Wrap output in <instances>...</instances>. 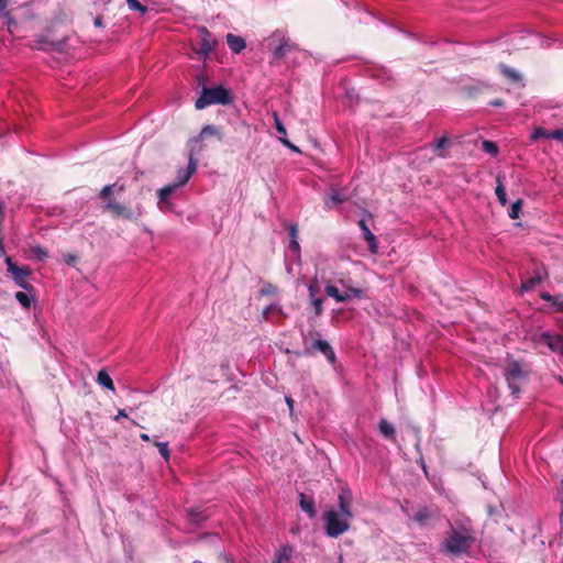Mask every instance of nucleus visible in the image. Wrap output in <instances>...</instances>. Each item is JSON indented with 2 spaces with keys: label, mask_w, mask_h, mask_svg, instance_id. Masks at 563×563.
Segmentation results:
<instances>
[{
  "label": "nucleus",
  "mask_w": 563,
  "mask_h": 563,
  "mask_svg": "<svg viewBox=\"0 0 563 563\" xmlns=\"http://www.w3.org/2000/svg\"><path fill=\"white\" fill-rule=\"evenodd\" d=\"M475 538L468 530L459 531L452 529L445 540L441 543V551L451 555L460 556L470 552Z\"/></svg>",
  "instance_id": "1"
},
{
  "label": "nucleus",
  "mask_w": 563,
  "mask_h": 563,
  "mask_svg": "<svg viewBox=\"0 0 563 563\" xmlns=\"http://www.w3.org/2000/svg\"><path fill=\"white\" fill-rule=\"evenodd\" d=\"M230 102V93L222 86L213 88L203 87L200 96L196 100L195 107L201 110L211 104H228Z\"/></svg>",
  "instance_id": "2"
},
{
  "label": "nucleus",
  "mask_w": 563,
  "mask_h": 563,
  "mask_svg": "<svg viewBox=\"0 0 563 563\" xmlns=\"http://www.w3.org/2000/svg\"><path fill=\"white\" fill-rule=\"evenodd\" d=\"M351 518L344 517L335 510H329L324 514L325 533L331 538H338L349 530Z\"/></svg>",
  "instance_id": "3"
},
{
  "label": "nucleus",
  "mask_w": 563,
  "mask_h": 563,
  "mask_svg": "<svg viewBox=\"0 0 563 563\" xmlns=\"http://www.w3.org/2000/svg\"><path fill=\"white\" fill-rule=\"evenodd\" d=\"M7 272L11 275L14 284L26 290L31 291L33 286L29 283V277L32 274V269L27 265L18 266L10 256L5 257Z\"/></svg>",
  "instance_id": "4"
},
{
  "label": "nucleus",
  "mask_w": 563,
  "mask_h": 563,
  "mask_svg": "<svg viewBox=\"0 0 563 563\" xmlns=\"http://www.w3.org/2000/svg\"><path fill=\"white\" fill-rule=\"evenodd\" d=\"M309 336L313 340V343L310 347H306L303 351V355L308 356L311 355L313 352H320L323 354L327 360L334 364L335 363V353L332 349V346L324 340L320 339V333L317 331H311L309 333Z\"/></svg>",
  "instance_id": "5"
},
{
  "label": "nucleus",
  "mask_w": 563,
  "mask_h": 563,
  "mask_svg": "<svg viewBox=\"0 0 563 563\" xmlns=\"http://www.w3.org/2000/svg\"><path fill=\"white\" fill-rule=\"evenodd\" d=\"M504 376L512 395H518L520 393V386L526 378V374L520 364L518 362L509 363L505 368Z\"/></svg>",
  "instance_id": "6"
},
{
  "label": "nucleus",
  "mask_w": 563,
  "mask_h": 563,
  "mask_svg": "<svg viewBox=\"0 0 563 563\" xmlns=\"http://www.w3.org/2000/svg\"><path fill=\"white\" fill-rule=\"evenodd\" d=\"M548 278V272L542 264L533 262L532 275L528 278L522 279L520 285L521 292H528L532 290L538 284L542 283Z\"/></svg>",
  "instance_id": "7"
},
{
  "label": "nucleus",
  "mask_w": 563,
  "mask_h": 563,
  "mask_svg": "<svg viewBox=\"0 0 563 563\" xmlns=\"http://www.w3.org/2000/svg\"><path fill=\"white\" fill-rule=\"evenodd\" d=\"M298 46L289 40H284L275 49V59H285L287 63H295L296 55L298 54Z\"/></svg>",
  "instance_id": "8"
},
{
  "label": "nucleus",
  "mask_w": 563,
  "mask_h": 563,
  "mask_svg": "<svg viewBox=\"0 0 563 563\" xmlns=\"http://www.w3.org/2000/svg\"><path fill=\"white\" fill-rule=\"evenodd\" d=\"M538 343L547 345L551 352L563 357V335L551 332H542L537 340Z\"/></svg>",
  "instance_id": "9"
},
{
  "label": "nucleus",
  "mask_w": 563,
  "mask_h": 563,
  "mask_svg": "<svg viewBox=\"0 0 563 563\" xmlns=\"http://www.w3.org/2000/svg\"><path fill=\"white\" fill-rule=\"evenodd\" d=\"M104 209L112 212V214L114 217H122L124 219H128V220H137L139 217L141 216V210L137 209V211H132L131 209L122 206L121 203L114 201V200H109L106 206H104Z\"/></svg>",
  "instance_id": "10"
},
{
  "label": "nucleus",
  "mask_w": 563,
  "mask_h": 563,
  "mask_svg": "<svg viewBox=\"0 0 563 563\" xmlns=\"http://www.w3.org/2000/svg\"><path fill=\"white\" fill-rule=\"evenodd\" d=\"M200 44L196 49L197 54L201 57L208 56L214 48L216 42L211 38L209 31L201 26L199 27Z\"/></svg>",
  "instance_id": "11"
},
{
  "label": "nucleus",
  "mask_w": 563,
  "mask_h": 563,
  "mask_svg": "<svg viewBox=\"0 0 563 563\" xmlns=\"http://www.w3.org/2000/svg\"><path fill=\"white\" fill-rule=\"evenodd\" d=\"M196 169H197V161L195 159L192 154H190L187 167L179 168L177 170V175H176V179L174 180V184H176L179 188L183 187L184 185H186L188 183V180L190 179L192 174L196 172Z\"/></svg>",
  "instance_id": "12"
},
{
  "label": "nucleus",
  "mask_w": 563,
  "mask_h": 563,
  "mask_svg": "<svg viewBox=\"0 0 563 563\" xmlns=\"http://www.w3.org/2000/svg\"><path fill=\"white\" fill-rule=\"evenodd\" d=\"M179 187L176 184L172 183V184L158 189L157 206H158L159 210L165 211V210L170 209L172 203L169 201V198L174 192H176V190Z\"/></svg>",
  "instance_id": "13"
},
{
  "label": "nucleus",
  "mask_w": 563,
  "mask_h": 563,
  "mask_svg": "<svg viewBox=\"0 0 563 563\" xmlns=\"http://www.w3.org/2000/svg\"><path fill=\"white\" fill-rule=\"evenodd\" d=\"M358 227L363 232L364 240L367 242L369 252L376 254L378 250L376 236L371 232L364 219L358 221Z\"/></svg>",
  "instance_id": "14"
},
{
  "label": "nucleus",
  "mask_w": 563,
  "mask_h": 563,
  "mask_svg": "<svg viewBox=\"0 0 563 563\" xmlns=\"http://www.w3.org/2000/svg\"><path fill=\"white\" fill-rule=\"evenodd\" d=\"M498 69L501 75L512 84H517L522 80V76L519 71L505 64H499Z\"/></svg>",
  "instance_id": "15"
},
{
  "label": "nucleus",
  "mask_w": 563,
  "mask_h": 563,
  "mask_svg": "<svg viewBox=\"0 0 563 563\" xmlns=\"http://www.w3.org/2000/svg\"><path fill=\"white\" fill-rule=\"evenodd\" d=\"M299 504L301 509L309 516V518L316 517V506L312 498H309L303 493H300Z\"/></svg>",
  "instance_id": "16"
},
{
  "label": "nucleus",
  "mask_w": 563,
  "mask_h": 563,
  "mask_svg": "<svg viewBox=\"0 0 563 563\" xmlns=\"http://www.w3.org/2000/svg\"><path fill=\"white\" fill-rule=\"evenodd\" d=\"M504 179H505V176L504 175H497L496 177V183H497V186H496V189H495V194H496V197L499 201V203L501 206H506L507 205V194H506V189H505V186H504Z\"/></svg>",
  "instance_id": "17"
},
{
  "label": "nucleus",
  "mask_w": 563,
  "mask_h": 563,
  "mask_svg": "<svg viewBox=\"0 0 563 563\" xmlns=\"http://www.w3.org/2000/svg\"><path fill=\"white\" fill-rule=\"evenodd\" d=\"M227 42H228L229 47L234 53H240L246 46L243 37L235 36L231 33L227 34Z\"/></svg>",
  "instance_id": "18"
},
{
  "label": "nucleus",
  "mask_w": 563,
  "mask_h": 563,
  "mask_svg": "<svg viewBox=\"0 0 563 563\" xmlns=\"http://www.w3.org/2000/svg\"><path fill=\"white\" fill-rule=\"evenodd\" d=\"M207 515L205 510H200L199 508H191L188 510V520L192 525H200L203 520L207 519Z\"/></svg>",
  "instance_id": "19"
},
{
  "label": "nucleus",
  "mask_w": 563,
  "mask_h": 563,
  "mask_svg": "<svg viewBox=\"0 0 563 563\" xmlns=\"http://www.w3.org/2000/svg\"><path fill=\"white\" fill-rule=\"evenodd\" d=\"M432 517V512L428 507H420L413 516V520L423 526L426 525Z\"/></svg>",
  "instance_id": "20"
},
{
  "label": "nucleus",
  "mask_w": 563,
  "mask_h": 563,
  "mask_svg": "<svg viewBox=\"0 0 563 563\" xmlns=\"http://www.w3.org/2000/svg\"><path fill=\"white\" fill-rule=\"evenodd\" d=\"M97 382L102 387H104L109 390H114V385H113L112 378L110 377V375L108 374V372L106 369H101L98 372Z\"/></svg>",
  "instance_id": "21"
},
{
  "label": "nucleus",
  "mask_w": 563,
  "mask_h": 563,
  "mask_svg": "<svg viewBox=\"0 0 563 563\" xmlns=\"http://www.w3.org/2000/svg\"><path fill=\"white\" fill-rule=\"evenodd\" d=\"M343 286V297H346V301L352 298H362L364 295V291L356 287H351L342 283Z\"/></svg>",
  "instance_id": "22"
},
{
  "label": "nucleus",
  "mask_w": 563,
  "mask_h": 563,
  "mask_svg": "<svg viewBox=\"0 0 563 563\" xmlns=\"http://www.w3.org/2000/svg\"><path fill=\"white\" fill-rule=\"evenodd\" d=\"M350 498L346 497L345 495L341 494L339 496V508H340V514L344 517H349V518H352V512H351V508H350Z\"/></svg>",
  "instance_id": "23"
},
{
  "label": "nucleus",
  "mask_w": 563,
  "mask_h": 563,
  "mask_svg": "<svg viewBox=\"0 0 563 563\" xmlns=\"http://www.w3.org/2000/svg\"><path fill=\"white\" fill-rule=\"evenodd\" d=\"M278 294V289L275 285L271 283H263L262 287L258 290V297H274Z\"/></svg>",
  "instance_id": "24"
},
{
  "label": "nucleus",
  "mask_w": 563,
  "mask_h": 563,
  "mask_svg": "<svg viewBox=\"0 0 563 563\" xmlns=\"http://www.w3.org/2000/svg\"><path fill=\"white\" fill-rule=\"evenodd\" d=\"M380 433L388 439H393L395 435V428L387 420L382 419L378 424Z\"/></svg>",
  "instance_id": "25"
},
{
  "label": "nucleus",
  "mask_w": 563,
  "mask_h": 563,
  "mask_svg": "<svg viewBox=\"0 0 563 563\" xmlns=\"http://www.w3.org/2000/svg\"><path fill=\"white\" fill-rule=\"evenodd\" d=\"M325 294L329 297L334 298L338 302L346 301V297H343V292L338 289V287L329 284L325 286Z\"/></svg>",
  "instance_id": "26"
},
{
  "label": "nucleus",
  "mask_w": 563,
  "mask_h": 563,
  "mask_svg": "<svg viewBox=\"0 0 563 563\" xmlns=\"http://www.w3.org/2000/svg\"><path fill=\"white\" fill-rule=\"evenodd\" d=\"M482 150L485 153L490 154L492 156H496L499 152V147H498L497 143L489 141V140H484L482 142Z\"/></svg>",
  "instance_id": "27"
},
{
  "label": "nucleus",
  "mask_w": 563,
  "mask_h": 563,
  "mask_svg": "<svg viewBox=\"0 0 563 563\" xmlns=\"http://www.w3.org/2000/svg\"><path fill=\"white\" fill-rule=\"evenodd\" d=\"M15 299L25 309H29L31 307V305H32V297L29 294H26V292L18 291L15 294Z\"/></svg>",
  "instance_id": "28"
},
{
  "label": "nucleus",
  "mask_w": 563,
  "mask_h": 563,
  "mask_svg": "<svg viewBox=\"0 0 563 563\" xmlns=\"http://www.w3.org/2000/svg\"><path fill=\"white\" fill-rule=\"evenodd\" d=\"M273 313H282V307L277 303H271L263 310L262 317L264 320H268Z\"/></svg>",
  "instance_id": "29"
},
{
  "label": "nucleus",
  "mask_w": 563,
  "mask_h": 563,
  "mask_svg": "<svg viewBox=\"0 0 563 563\" xmlns=\"http://www.w3.org/2000/svg\"><path fill=\"white\" fill-rule=\"evenodd\" d=\"M128 8L132 11H137L142 15L147 12V7L142 4L139 0H126Z\"/></svg>",
  "instance_id": "30"
},
{
  "label": "nucleus",
  "mask_w": 563,
  "mask_h": 563,
  "mask_svg": "<svg viewBox=\"0 0 563 563\" xmlns=\"http://www.w3.org/2000/svg\"><path fill=\"white\" fill-rule=\"evenodd\" d=\"M521 209H522V200L518 199L510 207V210L508 213L510 219H514V220L518 219L520 217Z\"/></svg>",
  "instance_id": "31"
},
{
  "label": "nucleus",
  "mask_w": 563,
  "mask_h": 563,
  "mask_svg": "<svg viewBox=\"0 0 563 563\" xmlns=\"http://www.w3.org/2000/svg\"><path fill=\"white\" fill-rule=\"evenodd\" d=\"M30 252L33 256H35L38 261H44L47 257V252L40 245H33L30 247Z\"/></svg>",
  "instance_id": "32"
},
{
  "label": "nucleus",
  "mask_w": 563,
  "mask_h": 563,
  "mask_svg": "<svg viewBox=\"0 0 563 563\" xmlns=\"http://www.w3.org/2000/svg\"><path fill=\"white\" fill-rule=\"evenodd\" d=\"M291 553L292 549L290 547H284L283 550L279 552L275 563H282L284 560H289Z\"/></svg>",
  "instance_id": "33"
},
{
  "label": "nucleus",
  "mask_w": 563,
  "mask_h": 563,
  "mask_svg": "<svg viewBox=\"0 0 563 563\" xmlns=\"http://www.w3.org/2000/svg\"><path fill=\"white\" fill-rule=\"evenodd\" d=\"M274 120H275V128L276 131L282 135L280 137H286V128L284 126L283 122L280 121L278 114L274 113Z\"/></svg>",
  "instance_id": "34"
},
{
  "label": "nucleus",
  "mask_w": 563,
  "mask_h": 563,
  "mask_svg": "<svg viewBox=\"0 0 563 563\" xmlns=\"http://www.w3.org/2000/svg\"><path fill=\"white\" fill-rule=\"evenodd\" d=\"M531 137L532 140H539L540 137L551 139L550 131H547L543 128H537Z\"/></svg>",
  "instance_id": "35"
},
{
  "label": "nucleus",
  "mask_w": 563,
  "mask_h": 563,
  "mask_svg": "<svg viewBox=\"0 0 563 563\" xmlns=\"http://www.w3.org/2000/svg\"><path fill=\"white\" fill-rule=\"evenodd\" d=\"M346 200V197L341 195L340 192L338 191H333L330 197H329V200L327 201V203H329L330 201L333 202L334 205H339V203H342Z\"/></svg>",
  "instance_id": "36"
},
{
  "label": "nucleus",
  "mask_w": 563,
  "mask_h": 563,
  "mask_svg": "<svg viewBox=\"0 0 563 563\" xmlns=\"http://www.w3.org/2000/svg\"><path fill=\"white\" fill-rule=\"evenodd\" d=\"M156 446L158 449L159 454L165 459L168 460L169 457V450L167 442H157Z\"/></svg>",
  "instance_id": "37"
},
{
  "label": "nucleus",
  "mask_w": 563,
  "mask_h": 563,
  "mask_svg": "<svg viewBox=\"0 0 563 563\" xmlns=\"http://www.w3.org/2000/svg\"><path fill=\"white\" fill-rule=\"evenodd\" d=\"M449 145V139L446 136H442L440 139H438L433 144V148L434 151H440L442 148H444L445 146Z\"/></svg>",
  "instance_id": "38"
},
{
  "label": "nucleus",
  "mask_w": 563,
  "mask_h": 563,
  "mask_svg": "<svg viewBox=\"0 0 563 563\" xmlns=\"http://www.w3.org/2000/svg\"><path fill=\"white\" fill-rule=\"evenodd\" d=\"M312 305L314 307V312L317 316H320L323 312V299L322 298H313Z\"/></svg>",
  "instance_id": "39"
},
{
  "label": "nucleus",
  "mask_w": 563,
  "mask_h": 563,
  "mask_svg": "<svg viewBox=\"0 0 563 563\" xmlns=\"http://www.w3.org/2000/svg\"><path fill=\"white\" fill-rule=\"evenodd\" d=\"M551 303L558 311L563 312V295H555V299Z\"/></svg>",
  "instance_id": "40"
},
{
  "label": "nucleus",
  "mask_w": 563,
  "mask_h": 563,
  "mask_svg": "<svg viewBox=\"0 0 563 563\" xmlns=\"http://www.w3.org/2000/svg\"><path fill=\"white\" fill-rule=\"evenodd\" d=\"M115 187H117V185H115V184L104 186V187L101 189V191H100V197H101L102 199L108 198V197L111 195V192H112L113 188H115Z\"/></svg>",
  "instance_id": "41"
},
{
  "label": "nucleus",
  "mask_w": 563,
  "mask_h": 563,
  "mask_svg": "<svg viewBox=\"0 0 563 563\" xmlns=\"http://www.w3.org/2000/svg\"><path fill=\"white\" fill-rule=\"evenodd\" d=\"M550 136L551 139L556 140L563 144V129L550 131Z\"/></svg>",
  "instance_id": "42"
},
{
  "label": "nucleus",
  "mask_w": 563,
  "mask_h": 563,
  "mask_svg": "<svg viewBox=\"0 0 563 563\" xmlns=\"http://www.w3.org/2000/svg\"><path fill=\"white\" fill-rule=\"evenodd\" d=\"M280 142L287 146L288 148H290L291 151L296 152V153H300V150L294 145L292 143H290V141L287 139V137H279Z\"/></svg>",
  "instance_id": "43"
},
{
  "label": "nucleus",
  "mask_w": 563,
  "mask_h": 563,
  "mask_svg": "<svg viewBox=\"0 0 563 563\" xmlns=\"http://www.w3.org/2000/svg\"><path fill=\"white\" fill-rule=\"evenodd\" d=\"M217 130L214 126L212 125H206L202 130H201V136H205V135H210V134H213L216 133Z\"/></svg>",
  "instance_id": "44"
},
{
  "label": "nucleus",
  "mask_w": 563,
  "mask_h": 563,
  "mask_svg": "<svg viewBox=\"0 0 563 563\" xmlns=\"http://www.w3.org/2000/svg\"><path fill=\"white\" fill-rule=\"evenodd\" d=\"M289 236H290V240H297V238H298V227L296 224H291L289 227Z\"/></svg>",
  "instance_id": "45"
},
{
  "label": "nucleus",
  "mask_w": 563,
  "mask_h": 563,
  "mask_svg": "<svg viewBox=\"0 0 563 563\" xmlns=\"http://www.w3.org/2000/svg\"><path fill=\"white\" fill-rule=\"evenodd\" d=\"M289 249L294 252H299L300 251V246H299V243L297 240H290L289 242Z\"/></svg>",
  "instance_id": "46"
},
{
  "label": "nucleus",
  "mask_w": 563,
  "mask_h": 563,
  "mask_svg": "<svg viewBox=\"0 0 563 563\" xmlns=\"http://www.w3.org/2000/svg\"><path fill=\"white\" fill-rule=\"evenodd\" d=\"M540 297H541L544 301H548V302H552V300H554V299H555V295L553 296V295H551V294H549V292H542V294L540 295Z\"/></svg>",
  "instance_id": "47"
},
{
  "label": "nucleus",
  "mask_w": 563,
  "mask_h": 563,
  "mask_svg": "<svg viewBox=\"0 0 563 563\" xmlns=\"http://www.w3.org/2000/svg\"><path fill=\"white\" fill-rule=\"evenodd\" d=\"M285 400H286V404H287V406L289 408L290 415H292L295 400L291 397H288V396L285 398Z\"/></svg>",
  "instance_id": "48"
},
{
  "label": "nucleus",
  "mask_w": 563,
  "mask_h": 563,
  "mask_svg": "<svg viewBox=\"0 0 563 563\" xmlns=\"http://www.w3.org/2000/svg\"><path fill=\"white\" fill-rule=\"evenodd\" d=\"M126 417H128V415H126L125 410L124 409H120L118 411V415L114 417V420L119 421L121 418H126Z\"/></svg>",
  "instance_id": "49"
},
{
  "label": "nucleus",
  "mask_w": 563,
  "mask_h": 563,
  "mask_svg": "<svg viewBox=\"0 0 563 563\" xmlns=\"http://www.w3.org/2000/svg\"><path fill=\"white\" fill-rule=\"evenodd\" d=\"M490 106H493V107H503L504 106V101L501 99H495V100L490 101Z\"/></svg>",
  "instance_id": "50"
},
{
  "label": "nucleus",
  "mask_w": 563,
  "mask_h": 563,
  "mask_svg": "<svg viewBox=\"0 0 563 563\" xmlns=\"http://www.w3.org/2000/svg\"><path fill=\"white\" fill-rule=\"evenodd\" d=\"M8 255H5V249H4V245H3V241L2 239L0 238V257H7Z\"/></svg>",
  "instance_id": "51"
},
{
  "label": "nucleus",
  "mask_w": 563,
  "mask_h": 563,
  "mask_svg": "<svg viewBox=\"0 0 563 563\" xmlns=\"http://www.w3.org/2000/svg\"><path fill=\"white\" fill-rule=\"evenodd\" d=\"M10 0H0V12H4Z\"/></svg>",
  "instance_id": "52"
},
{
  "label": "nucleus",
  "mask_w": 563,
  "mask_h": 563,
  "mask_svg": "<svg viewBox=\"0 0 563 563\" xmlns=\"http://www.w3.org/2000/svg\"><path fill=\"white\" fill-rule=\"evenodd\" d=\"M140 438H141V440H143V441H145V442L150 441V435H148V434H146V433H142V434L140 435Z\"/></svg>",
  "instance_id": "53"
},
{
  "label": "nucleus",
  "mask_w": 563,
  "mask_h": 563,
  "mask_svg": "<svg viewBox=\"0 0 563 563\" xmlns=\"http://www.w3.org/2000/svg\"><path fill=\"white\" fill-rule=\"evenodd\" d=\"M314 292H316V288H314V286H312V285H311V286H309V294H310V296H311V297H313V296H314Z\"/></svg>",
  "instance_id": "54"
},
{
  "label": "nucleus",
  "mask_w": 563,
  "mask_h": 563,
  "mask_svg": "<svg viewBox=\"0 0 563 563\" xmlns=\"http://www.w3.org/2000/svg\"><path fill=\"white\" fill-rule=\"evenodd\" d=\"M95 25H96V26H98V27H100V26L102 25V21H101V19H100V18H97V19L95 20Z\"/></svg>",
  "instance_id": "55"
},
{
  "label": "nucleus",
  "mask_w": 563,
  "mask_h": 563,
  "mask_svg": "<svg viewBox=\"0 0 563 563\" xmlns=\"http://www.w3.org/2000/svg\"><path fill=\"white\" fill-rule=\"evenodd\" d=\"M5 16L8 18V22H9V24H10V23H11V21H12L11 16H9V13H5Z\"/></svg>",
  "instance_id": "56"
},
{
  "label": "nucleus",
  "mask_w": 563,
  "mask_h": 563,
  "mask_svg": "<svg viewBox=\"0 0 563 563\" xmlns=\"http://www.w3.org/2000/svg\"><path fill=\"white\" fill-rule=\"evenodd\" d=\"M2 210H3V206H2V203L0 202V216L2 214Z\"/></svg>",
  "instance_id": "57"
},
{
  "label": "nucleus",
  "mask_w": 563,
  "mask_h": 563,
  "mask_svg": "<svg viewBox=\"0 0 563 563\" xmlns=\"http://www.w3.org/2000/svg\"><path fill=\"white\" fill-rule=\"evenodd\" d=\"M438 156H440V157H445V154H443V153H441V152H440V153H438Z\"/></svg>",
  "instance_id": "58"
},
{
  "label": "nucleus",
  "mask_w": 563,
  "mask_h": 563,
  "mask_svg": "<svg viewBox=\"0 0 563 563\" xmlns=\"http://www.w3.org/2000/svg\"><path fill=\"white\" fill-rule=\"evenodd\" d=\"M421 465H422V468L426 471V465H424L423 461H421Z\"/></svg>",
  "instance_id": "59"
}]
</instances>
